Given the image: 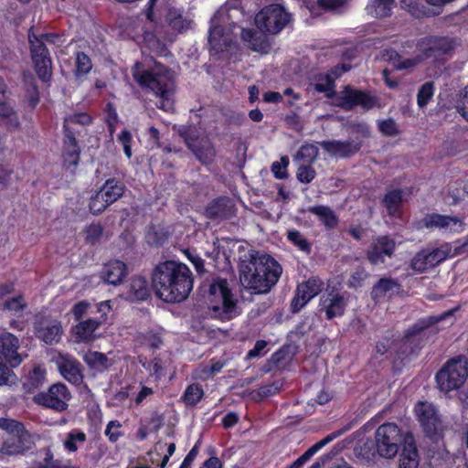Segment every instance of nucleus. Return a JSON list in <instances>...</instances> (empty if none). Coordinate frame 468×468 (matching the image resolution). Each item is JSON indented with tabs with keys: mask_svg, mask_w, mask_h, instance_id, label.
<instances>
[{
	"mask_svg": "<svg viewBox=\"0 0 468 468\" xmlns=\"http://www.w3.org/2000/svg\"><path fill=\"white\" fill-rule=\"evenodd\" d=\"M377 104L376 97L350 87H346L335 99V105L346 111L352 110L356 106H360L365 111H368Z\"/></svg>",
	"mask_w": 468,
	"mask_h": 468,
	"instance_id": "obj_11",
	"label": "nucleus"
},
{
	"mask_svg": "<svg viewBox=\"0 0 468 468\" xmlns=\"http://www.w3.org/2000/svg\"><path fill=\"white\" fill-rule=\"evenodd\" d=\"M46 371L40 367H36L29 374V380L32 387H38L45 380Z\"/></svg>",
	"mask_w": 468,
	"mask_h": 468,
	"instance_id": "obj_63",
	"label": "nucleus"
},
{
	"mask_svg": "<svg viewBox=\"0 0 468 468\" xmlns=\"http://www.w3.org/2000/svg\"><path fill=\"white\" fill-rule=\"evenodd\" d=\"M396 249V242L388 236L375 239L368 250L367 259L372 264L384 263L385 258H391Z\"/></svg>",
	"mask_w": 468,
	"mask_h": 468,
	"instance_id": "obj_17",
	"label": "nucleus"
},
{
	"mask_svg": "<svg viewBox=\"0 0 468 468\" xmlns=\"http://www.w3.org/2000/svg\"><path fill=\"white\" fill-rule=\"evenodd\" d=\"M204 396V391L201 386L197 384L189 385L182 399L188 406L196 405Z\"/></svg>",
	"mask_w": 468,
	"mask_h": 468,
	"instance_id": "obj_39",
	"label": "nucleus"
},
{
	"mask_svg": "<svg viewBox=\"0 0 468 468\" xmlns=\"http://www.w3.org/2000/svg\"><path fill=\"white\" fill-rule=\"evenodd\" d=\"M133 76L141 88L159 98V108L165 112L173 109L176 84L169 69L157 62L152 66L138 62L133 68Z\"/></svg>",
	"mask_w": 468,
	"mask_h": 468,
	"instance_id": "obj_3",
	"label": "nucleus"
},
{
	"mask_svg": "<svg viewBox=\"0 0 468 468\" xmlns=\"http://www.w3.org/2000/svg\"><path fill=\"white\" fill-rule=\"evenodd\" d=\"M65 130V140L64 144L66 146L67 154L72 158V163L74 165L77 164L78 156H79V149L77 145L76 139L72 132L69 131V127L64 125Z\"/></svg>",
	"mask_w": 468,
	"mask_h": 468,
	"instance_id": "obj_40",
	"label": "nucleus"
},
{
	"mask_svg": "<svg viewBox=\"0 0 468 468\" xmlns=\"http://www.w3.org/2000/svg\"><path fill=\"white\" fill-rule=\"evenodd\" d=\"M241 37L249 44V47L259 52L266 53L269 50V44L265 37H257L256 33L250 29H242Z\"/></svg>",
	"mask_w": 468,
	"mask_h": 468,
	"instance_id": "obj_31",
	"label": "nucleus"
},
{
	"mask_svg": "<svg viewBox=\"0 0 468 468\" xmlns=\"http://www.w3.org/2000/svg\"><path fill=\"white\" fill-rule=\"evenodd\" d=\"M110 206L109 202L100 190L91 197L90 201V210L92 214L98 215L104 211Z\"/></svg>",
	"mask_w": 468,
	"mask_h": 468,
	"instance_id": "obj_44",
	"label": "nucleus"
},
{
	"mask_svg": "<svg viewBox=\"0 0 468 468\" xmlns=\"http://www.w3.org/2000/svg\"><path fill=\"white\" fill-rule=\"evenodd\" d=\"M126 276V265L120 261H112L105 264L101 278L109 284L118 285Z\"/></svg>",
	"mask_w": 468,
	"mask_h": 468,
	"instance_id": "obj_24",
	"label": "nucleus"
},
{
	"mask_svg": "<svg viewBox=\"0 0 468 468\" xmlns=\"http://www.w3.org/2000/svg\"><path fill=\"white\" fill-rule=\"evenodd\" d=\"M452 311H449V312H446L444 313L443 314L441 315H438V316H431L428 319V321H421L418 324H416L413 327H412V333L411 334H416V333H419L420 331H421L423 328L431 325V324H438L439 322H441V320H443L444 318L446 317H450L452 315Z\"/></svg>",
	"mask_w": 468,
	"mask_h": 468,
	"instance_id": "obj_56",
	"label": "nucleus"
},
{
	"mask_svg": "<svg viewBox=\"0 0 468 468\" xmlns=\"http://www.w3.org/2000/svg\"><path fill=\"white\" fill-rule=\"evenodd\" d=\"M431 261L430 260V256L428 254L427 250H422L419 252L411 261V267L417 271H424L429 268L434 267L433 264H431Z\"/></svg>",
	"mask_w": 468,
	"mask_h": 468,
	"instance_id": "obj_42",
	"label": "nucleus"
},
{
	"mask_svg": "<svg viewBox=\"0 0 468 468\" xmlns=\"http://www.w3.org/2000/svg\"><path fill=\"white\" fill-rule=\"evenodd\" d=\"M434 93V85L432 82H425L419 90L417 95L418 105L422 108L431 100Z\"/></svg>",
	"mask_w": 468,
	"mask_h": 468,
	"instance_id": "obj_45",
	"label": "nucleus"
},
{
	"mask_svg": "<svg viewBox=\"0 0 468 468\" xmlns=\"http://www.w3.org/2000/svg\"><path fill=\"white\" fill-rule=\"evenodd\" d=\"M101 323L102 320L89 318L77 324L72 329L76 342L93 341L97 337L96 330Z\"/></svg>",
	"mask_w": 468,
	"mask_h": 468,
	"instance_id": "obj_21",
	"label": "nucleus"
},
{
	"mask_svg": "<svg viewBox=\"0 0 468 468\" xmlns=\"http://www.w3.org/2000/svg\"><path fill=\"white\" fill-rule=\"evenodd\" d=\"M419 454L414 443L408 442L399 455V468H417L419 466Z\"/></svg>",
	"mask_w": 468,
	"mask_h": 468,
	"instance_id": "obj_28",
	"label": "nucleus"
},
{
	"mask_svg": "<svg viewBox=\"0 0 468 468\" xmlns=\"http://www.w3.org/2000/svg\"><path fill=\"white\" fill-rule=\"evenodd\" d=\"M28 468H61V463L54 459L50 449H46L41 458L34 461Z\"/></svg>",
	"mask_w": 468,
	"mask_h": 468,
	"instance_id": "obj_37",
	"label": "nucleus"
},
{
	"mask_svg": "<svg viewBox=\"0 0 468 468\" xmlns=\"http://www.w3.org/2000/svg\"><path fill=\"white\" fill-rule=\"evenodd\" d=\"M140 341L144 345H148L151 347H158L162 340L157 333L147 332V333H140Z\"/></svg>",
	"mask_w": 468,
	"mask_h": 468,
	"instance_id": "obj_59",
	"label": "nucleus"
},
{
	"mask_svg": "<svg viewBox=\"0 0 468 468\" xmlns=\"http://www.w3.org/2000/svg\"><path fill=\"white\" fill-rule=\"evenodd\" d=\"M318 156V148L314 144H304L294 156L299 164H312Z\"/></svg>",
	"mask_w": 468,
	"mask_h": 468,
	"instance_id": "obj_36",
	"label": "nucleus"
},
{
	"mask_svg": "<svg viewBox=\"0 0 468 468\" xmlns=\"http://www.w3.org/2000/svg\"><path fill=\"white\" fill-rule=\"evenodd\" d=\"M130 297L136 301H144L149 296L147 282L142 277L132 280L130 284Z\"/></svg>",
	"mask_w": 468,
	"mask_h": 468,
	"instance_id": "obj_33",
	"label": "nucleus"
},
{
	"mask_svg": "<svg viewBox=\"0 0 468 468\" xmlns=\"http://www.w3.org/2000/svg\"><path fill=\"white\" fill-rule=\"evenodd\" d=\"M3 308L13 313L22 311L26 307V302L22 295L3 301Z\"/></svg>",
	"mask_w": 468,
	"mask_h": 468,
	"instance_id": "obj_51",
	"label": "nucleus"
},
{
	"mask_svg": "<svg viewBox=\"0 0 468 468\" xmlns=\"http://www.w3.org/2000/svg\"><path fill=\"white\" fill-rule=\"evenodd\" d=\"M287 239L302 251L307 253L310 251L311 247L309 242L298 230H289L287 232Z\"/></svg>",
	"mask_w": 468,
	"mask_h": 468,
	"instance_id": "obj_46",
	"label": "nucleus"
},
{
	"mask_svg": "<svg viewBox=\"0 0 468 468\" xmlns=\"http://www.w3.org/2000/svg\"><path fill=\"white\" fill-rule=\"evenodd\" d=\"M399 291V284L391 279H380L373 287L372 295L376 299L391 296Z\"/></svg>",
	"mask_w": 468,
	"mask_h": 468,
	"instance_id": "obj_32",
	"label": "nucleus"
},
{
	"mask_svg": "<svg viewBox=\"0 0 468 468\" xmlns=\"http://www.w3.org/2000/svg\"><path fill=\"white\" fill-rule=\"evenodd\" d=\"M460 250L461 249L459 246H454V248H452V244L444 243L440 247L433 249L432 250H428V254L430 256V260L431 261V264L436 266L447 258L459 254Z\"/></svg>",
	"mask_w": 468,
	"mask_h": 468,
	"instance_id": "obj_27",
	"label": "nucleus"
},
{
	"mask_svg": "<svg viewBox=\"0 0 468 468\" xmlns=\"http://www.w3.org/2000/svg\"><path fill=\"white\" fill-rule=\"evenodd\" d=\"M468 376V361L465 357L450 360L437 373L436 380L441 391L448 393L460 388Z\"/></svg>",
	"mask_w": 468,
	"mask_h": 468,
	"instance_id": "obj_5",
	"label": "nucleus"
},
{
	"mask_svg": "<svg viewBox=\"0 0 468 468\" xmlns=\"http://www.w3.org/2000/svg\"><path fill=\"white\" fill-rule=\"evenodd\" d=\"M291 20V15L281 5H271L262 8L255 16V24L261 31L279 33Z\"/></svg>",
	"mask_w": 468,
	"mask_h": 468,
	"instance_id": "obj_7",
	"label": "nucleus"
},
{
	"mask_svg": "<svg viewBox=\"0 0 468 468\" xmlns=\"http://www.w3.org/2000/svg\"><path fill=\"white\" fill-rule=\"evenodd\" d=\"M401 194L398 190L390 191L385 196L383 203L390 215L396 213L401 203Z\"/></svg>",
	"mask_w": 468,
	"mask_h": 468,
	"instance_id": "obj_43",
	"label": "nucleus"
},
{
	"mask_svg": "<svg viewBox=\"0 0 468 468\" xmlns=\"http://www.w3.org/2000/svg\"><path fill=\"white\" fill-rule=\"evenodd\" d=\"M441 230L444 232H461L463 229V223L456 217L445 216Z\"/></svg>",
	"mask_w": 468,
	"mask_h": 468,
	"instance_id": "obj_48",
	"label": "nucleus"
},
{
	"mask_svg": "<svg viewBox=\"0 0 468 468\" xmlns=\"http://www.w3.org/2000/svg\"><path fill=\"white\" fill-rule=\"evenodd\" d=\"M100 191L103 193L106 201H108L111 205L117 201L123 195L124 186L122 183L115 179H109L100 188Z\"/></svg>",
	"mask_w": 468,
	"mask_h": 468,
	"instance_id": "obj_29",
	"label": "nucleus"
},
{
	"mask_svg": "<svg viewBox=\"0 0 468 468\" xmlns=\"http://www.w3.org/2000/svg\"><path fill=\"white\" fill-rule=\"evenodd\" d=\"M20 343L13 334L0 330V360L10 365L12 367L19 366L24 356L18 352Z\"/></svg>",
	"mask_w": 468,
	"mask_h": 468,
	"instance_id": "obj_14",
	"label": "nucleus"
},
{
	"mask_svg": "<svg viewBox=\"0 0 468 468\" xmlns=\"http://www.w3.org/2000/svg\"><path fill=\"white\" fill-rule=\"evenodd\" d=\"M28 38L31 44L32 58L36 71L38 77L46 81L51 77V60L44 43L45 41L54 42L56 37L49 34H43L37 37L30 32Z\"/></svg>",
	"mask_w": 468,
	"mask_h": 468,
	"instance_id": "obj_8",
	"label": "nucleus"
},
{
	"mask_svg": "<svg viewBox=\"0 0 468 468\" xmlns=\"http://www.w3.org/2000/svg\"><path fill=\"white\" fill-rule=\"evenodd\" d=\"M334 80L329 76L325 75L321 80L314 84V88L318 92H324L327 97H332L334 91Z\"/></svg>",
	"mask_w": 468,
	"mask_h": 468,
	"instance_id": "obj_47",
	"label": "nucleus"
},
{
	"mask_svg": "<svg viewBox=\"0 0 468 468\" xmlns=\"http://www.w3.org/2000/svg\"><path fill=\"white\" fill-rule=\"evenodd\" d=\"M36 330L37 337L48 345L58 343L63 334L61 323L58 320L43 319Z\"/></svg>",
	"mask_w": 468,
	"mask_h": 468,
	"instance_id": "obj_19",
	"label": "nucleus"
},
{
	"mask_svg": "<svg viewBox=\"0 0 468 468\" xmlns=\"http://www.w3.org/2000/svg\"><path fill=\"white\" fill-rule=\"evenodd\" d=\"M378 128L380 133L386 136H395L399 133V128L392 119L378 122Z\"/></svg>",
	"mask_w": 468,
	"mask_h": 468,
	"instance_id": "obj_58",
	"label": "nucleus"
},
{
	"mask_svg": "<svg viewBox=\"0 0 468 468\" xmlns=\"http://www.w3.org/2000/svg\"><path fill=\"white\" fill-rule=\"evenodd\" d=\"M289 165V158L287 156H282L279 162H274L271 165V172L274 176L279 179H283L287 177V166Z\"/></svg>",
	"mask_w": 468,
	"mask_h": 468,
	"instance_id": "obj_54",
	"label": "nucleus"
},
{
	"mask_svg": "<svg viewBox=\"0 0 468 468\" xmlns=\"http://www.w3.org/2000/svg\"><path fill=\"white\" fill-rule=\"evenodd\" d=\"M118 142L122 144L124 154L128 158L132 156L131 142L133 140L132 133L128 130H123L118 135Z\"/></svg>",
	"mask_w": 468,
	"mask_h": 468,
	"instance_id": "obj_60",
	"label": "nucleus"
},
{
	"mask_svg": "<svg viewBox=\"0 0 468 468\" xmlns=\"http://www.w3.org/2000/svg\"><path fill=\"white\" fill-rule=\"evenodd\" d=\"M83 360L92 368L96 370L106 369L110 366L108 357L97 351H88L83 356Z\"/></svg>",
	"mask_w": 468,
	"mask_h": 468,
	"instance_id": "obj_34",
	"label": "nucleus"
},
{
	"mask_svg": "<svg viewBox=\"0 0 468 468\" xmlns=\"http://www.w3.org/2000/svg\"><path fill=\"white\" fill-rule=\"evenodd\" d=\"M228 200L219 198L212 201L207 207L206 212L209 218H222L225 217L227 212Z\"/></svg>",
	"mask_w": 468,
	"mask_h": 468,
	"instance_id": "obj_41",
	"label": "nucleus"
},
{
	"mask_svg": "<svg viewBox=\"0 0 468 468\" xmlns=\"http://www.w3.org/2000/svg\"><path fill=\"white\" fill-rule=\"evenodd\" d=\"M0 428L11 436L3 442L0 450L2 453L17 455L30 448L31 435L21 422L9 418H0Z\"/></svg>",
	"mask_w": 468,
	"mask_h": 468,
	"instance_id": "obj_4",
	"label": "nucleus"
},
{
	"mask_svg": "<svg viewBox=\"0 0 468 468\" xmlns=\"http://www.w3.org/2000/svg\"><path fill=\"white\" fill-rule=\"evenodd\" d=\"M310 165L299 164L296 176L300 182L308 184L314 178L315 171Z\"/></svg>",
	"mask_w": 468,
	"mask_h": 468,
	"instance_id": "obj_50",
	"label": "nucleus"
},
{
	"mask_svg": "<svg viewBox=\"0 0 468 468\" xmlns=\"http://www.w3.org/2000/svg\"><path fill=\"white\" fill-rule=\"evenodd\" d=\"M69 399L70 394L67 387L61 383L54 384L48 391L38 393L34 397L36 403L58 411H63L68 408Z\"/></svg>",
	"mask_w": 468,
	"mask_h": 468,
	"instance_id": "obj_12",
	"label": "nucleus"
},
{
	"mask_svg": "<svg viewBox=\"0 0 468 468\" xmlns=\"http://www.w3.org/2000/svg\"><path fill=\"white\" fill-rule=\"evenodd\" d=\"M166 22L173 30L179 33L188 30L193 24L192 19L184 16L182 11L176 8H169Z\"/></svg>",
	"mask_w": 468,
	"mask_h": 468,
	"instance_id": "obj_26",
	"label": "nucleus"
},
{
	"mask_svg": "<svg viewBox=\"0 0 468 468\" xmlns=\"http://www.w3.org/2000/svg\"><path fill=\"white\" fill-rule=\"evenodd\" d=\"M211 309L216 317L229 320L236 315V303L226 280L215 281L209 288Z\"/></svg>",
	"mask_w": 468,
	"mask_h": 468,
	"instance_id": "obj_6",
	"label": "nucleus"
},
{
	"mask_svg": "<svg viewBox=\"0 0 468 468\" xmlns=\"http://www.w3.org/2000/svg\"><path fill=\"white\" fill-rule=\"evenodd\" d=\"M87 440V435L81 431H72L66 435L63 445L69 452H75L79 450L80 445L83 444Z\"/></svg>",
	"mask_w": 468,
	"mask_h": 468,
	"instance_id": "obj_35",
	"label": "nucleus"
},
{
	"mask_svg": "<svg viewBox=\"0 0 468 468\" xmlns=\"http://www.w3.org/2000/svg\"><path fill=\"white\" fill-rule=\"evenodd\" d=\"M102 234V228L101 225L92 224L86 229V240L90 243H94Z\"/></svg>",
	"mask_w": 468,
	"mask_h": 468,
	"instance_id": "obj_64",
	"label": "nucleus"
},
{
	"mask_svg": "<svg viewBox=\"0 0 468 468\" xmlns=\"http://www.w3.org/2000/svg\"><path fill=\"white\" fill-rule=\"evenodd\" d=\"M444 217L443 215H440V214H431V215H427L423 219H422V224L425 228L427 229H440L441 230V228L442 225V222L444 220Z\"/></svg>",
	"mask_w": 468,
	"mask_h": 468,
	"instance_id": "obj_57",
	"label": "nucleus"
},
{
	"mask_svg": "<svg viewBox=\"0 0 468 468\" xmlns=\"http://www.w3.org/2000/svg\"><path fill=\"white\" fill-rule=\"evenodd\" d=\"M91 122V118L85 112H79L69 115L65 118L64 125L69 127L70 123H79L81 125H88Z\"/></svg>",
	"mask_w": 468,
	"mask_h": 468,
	"instance_id": "obj_61",
	"label": "nucleus"
},
{
	"mask_svg": "<svg viewBox=\"0 0 468 468\" xmlns=\"http://www.w3.org/2000/svg\"><path fill=\"white\" fill-rule=\"evenodd\" d=\"M54 360L66 380L76 385L82 381L81 366L75 358L69 355L58 354Z\"/></svg>",
	"mask_w": 468,
	"mask_h": 468,
	"instance_id": "obj_18",
	"label": "nucleus"
},
{
	"mask_svg": "<svg viewBox=\"0 0 468 468\" xmlns=\"http://www.w3.org/2000/svg\"><path fill=\"white\" fill-rule=\"evenodd\" d=\"M320 145L330 154L339 157L352 155L358 152L361 146L360 143L354 141H323L320 143Z\"/></svg>",
	"mask_w": 468,
	"mask_h": 468,
	"instance_id": "obj_20",
	"label": "nucleus"
},
{
	"mask_svg": "<svg viewBox=\"0 0 468 468\" xmlns=\"http://www.w3.org/2000/svg\"><path fill=\"white\" fill-rule=\"evenodd\" d=\"M16 374L7 367L3 361H0V386H12L16 384Z\"/></svg>",
	"mask_w": 468,
	"mask_h": 468,
	"instance_id": "obj_49",
	"label": "nucleus"
},
{
	"mask_svg": "<svg viewBox=\"0 0 468 468\" xmlns=\"http://www.w3.org/2000/svg\"><path fill=\"white\" fill-rule=\"evenodd\" d=\"M246 14L244 7L239 0H228L216 12L213 18L215 22H220L224 26H229L232 30L239 28V24L244 20Z\"/></svg>",
	"mask_w": 468,
	"mask_h": 468,
	"instance_id": "obj_13",
	"label": "nucleus"
},
{
	"mask_svg": "<svg viewBox=\"0 0 468 468\" xmlns=\"http://www.w3.org/2000/svg\"><path fill=\"white\" fill-rule=\"evenodd\" d=\"M320 7L327 11H337L346 5V0H317Z\"/></svg>",
	"mask_w": 468,
	"mask_h": 468,
	"instance_id": "obj_62",
	"label": "nucleus"
},
{
	"mask_svg": "<svg viewBox=\"0 0 468 468\" xmlns=\"http://www.w3.org/2000/svg\"><path fill=\"white\" fill-rule=\"evenodd\" d=\"M122 424L117 420H111L106 427L105 435L108 437L109 441L112 442H115L119 440L120 437L122 436V432L121 431Z\"/></svg>",
	"mask_w": 468,
	"mask_h": 468,
	"instance_id": "obj_53",
	"label": "nucleus"
},
{
	"mask_svg": "<svg viewBox=\"0 0 468 468\" xmlns=\"http://www.w3.org/2000/svg\"><path fill=\"white\" fill-rule=\"evenodd\" d=\"M92 68L90 58L84 53H79L76 58V73L87 74Z\"/></svg>",
	"mask_w": 468,
	"mask_h": 468,
	"instance_id": "obj_55",
	"label": "nucleus"
},
{
	"mask_svg": "<svg viewBox=\"0 0 468 468\" xmlns=\"http://www.w3.org/2000/svg\"><path fill=\"white\" fill-rule=\"evenodd\" d=\"M414 412L423 431L431 438L439 436L444 431V421L437 408L431 402L419 401L414 408Z\"/></svg>",
	"mask_w": 468,
	"mask_h": 468,
	"instance_id": "obj_10",
	"label": "nucleus"
},
{
	"mask_svg": "<svg viewBox=\"0 0 468 468\" xmlns=\"http://www.w3.org/2000/svg\"><path fill=\"white\" fill-rule=\"evenodd\" d=\"M153 287L156 296L164 302H181L192 291L191 271L186 264L180 262L160 263L153 273Z\"/></svg>",
	"mask_w": 468,
	"mask_h": 468,
	"instance_id": "obj_2",
	"label": "nucleus"
},
{
	"mask_svg": "<svg viewBox=\"0 0 468 468\" xmlns=\"http://www.w3.org/2000/svg\"><path fill=\"white\" fill-rule=\"evenodd\" d=\"M375 441L378 454L385 458H392L401 445L400 429L394 423H384L377 429Z\"/></svg>",
	"mask_w": 468,
	"mask_h": 468,
	"instance_id": "obj_9",
	"label": "nucleus"
},
{
	"mask_svg": "<svg viewBox=\"0 0 468 468\" xmlns=\"http://www.w3.org/2000/svg\"><path fill=\"white\" fill-rule=\"evenodd\" d=\"M453 43L447 37H432L421 43V49L427 57L440 56L452 50Z\"/></svg>",
	"mask_w": 468,
	"mask_h": 468,
	"instance_id": "obj_22",
	"label": "nucleus"
},
{
	"mask_svg": "<svg viewBox=\"0 0 468 468\" xmlns=\"http://www.w3.org/2000/svg\"><path fill=\"white\" fill-rule=\"evenodd\" d=\"M310 212L319 217L324 224L329 228L336 225V217L335 213L327 207L315 206L310 207Z\"/></svg>",
	"mask_w": 468,
	"mask_h": 468,
	"instance_id": "obj_38",
	"label": "nucleus"
},
{
	"mask_svg": "<svg viewBox=\"0 0 468 468\" xmlns=\"http://www.w3.org/2000/svg\"><path fill=\"white\" fill-rule=\"evenodd\" d=\"M323 285L322 281L316 278H311L306 282L299 284L291 303L292 312H299L311 299L322 291Z\"/></svg>",
	"mask_w": 468,
	"mask_h": 468,
	"instance_id": "obj_15",
	"label": "nucleus"
},
{
	"mask_svg": "<svg viewBox=\"0 0 468 468\" xmlns=\"http://www.w3.org/2000/svg\"><path fill=\"white\" fill-rule=\"evenodd\" d=\"M234 30L229 26H224L220 22H215L211 19V27L209 29L208 42L212 50L216 53L225 50L233 41Z\"/></svg>",
	"mask_w": 468,
	"mask_h": 468,
	"instance_id": "obj_16",
	"label": "nucleus"
},
{
	"mask_svg": "<svg viewBox=\"0 0 468 468\" xmlns=\"http://www.w3.org/2000/svg\"><path fill=\"white\" fill-rule=\"evenodd\" d=\"M186 142L201 163L208 164L213 160L215 151L212 144L207 139H201L198 143L186 139Z\"/></svg>",
	"mask_w": 468,
	"mask_h": 468,
	"instance_id": "obj_25",
	"label": "nucleus"
},
{
	"mask_svg": "<svg viewBox=\"0 0 468 468\" xmlns=\"http://www.w3.org/2000/svg\"><path fill=\"white\" fill-rule=\"evenodd\" d=\"M393 5L394 0H370L367 10L372 16L382 18L390 15Z\"/></svg>",
	"mask_w": 468,
	"mask_h": 468,
	"instance_id": "obj_30",
	"label": "nucleus"
},
{
	"mask_svg": "<svg viewBox=\"0 0 468 468\" xmlns=\"http://www.w3.org/2000/svg\"><path fill=\"white\" fill-rule=\"evenodd\" d=\"M321 301L327 318L332 319L344 314L346 302L344 297L338 292H332L324 294Z\"/></svg>",
	"mask_w": 468,
	"mask_h": 468,
	"instance_id": "obj_23",
	"label": "nucleus"
},
{
	"mask_svg": "<svg viewBox=\"0 0 468 468\" xmlns=\"http://www.w3.org/2000/svg\"><path fill=\"white\" fill-rule=\"evenodd\" d=\"M224 367H225V362H221V361L214 362L209 367H204L203 368L199 369L197 373V377L203 380L207 379L208 378L212 377L216 373L220 372Z\"/></svg>",
	"mask_w": 468,
	"mask_h": 468,
	"instance_id": "obj_52",
	"label": "nucleus"
},
{
	"mask_svg": "<svg viewBox=\"0 0 468 468\" xmlns=\"http://www.w3.org/2000/svg\"><path fill=\"white\" fill-rule=\"evenodd\" d=\"M282 269L270 255L249 250L239 257V278L252 293H267L278 282Z\"/></svg>",
	"mask_w": 468,
	"mask_h": 468,
	"instance_id": "obj_1",
	"label": "nucleus"
}]
</instances>
